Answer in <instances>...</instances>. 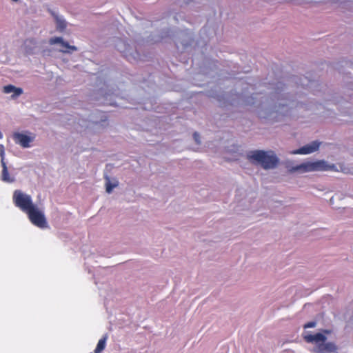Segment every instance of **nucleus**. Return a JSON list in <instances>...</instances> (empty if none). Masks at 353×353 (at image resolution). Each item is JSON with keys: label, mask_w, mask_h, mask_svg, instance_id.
Wrapping results in <instances>:
<instances>
[{"label": "nucleus", "mask_w": 353, "mask_h": 353, "mask_svg": "<svg viewBox=\"0 0 353 353\" xmlns=\"http://www.w3.org/2000/svg\"><path fill=\"white\" fill-rule=\"evenodd\" d=\"M13 139L16 143L19 144L23 148H29L33 138L25 134L17 132L13 134Z\"/></svg>", "instance_id": "0eeeda50"}, {"label": "nucleus", "mask_w": 353, "mask_h": 353, "mask_svg": "<svg viewBox=\"0 0 353 353\" xmlns=\"http://www.w3.org/2000/svg\"><path fill=\"white\" fill-rule=\"evenodd\" d=\"M3 92L6 94L14 92L12 97L16 98L23 93V90L20 88H16L12 85H8L3 87Z\"/></svg>", "instance_id": "1a4fd4ad"}, {"label": "nucleus", "mask_w": 353, "mask_h": 353, "mask_svg": "<svg viewBox=\"0 0 353 353\" xmlns=\"http://www.w3.org/2000/svg\"><path fill=\"white\" fill-rule=\"evenodd\" d=\"M1 164L2 166V172L1 175V179L7 183H12L14 182V178L10 177L7 165L6 164L5 161H1Z\"/></svg>", "instance_id": "6e6552de"}, {"label": "nucleus", "mask_w": 353, "mask_h": 353, "mask_svg": "<svg viewBox=\"0 0 353 353\" xmlns=\"http://www.w3.org/2000/svg\"><path fill=\"white\" fill-rule=\"evenodd\" d=\"M193 136H194V138L196 142L197 143H200V141H199L200 136H199V134L197 132H194Z\"/></svg>", "instance_id": "4468645a"}, {"label": "nucleus", "mask_w": 353, "mask_h": 353, "mask_svg": "<svg viewBox=\"0 0 353 353\" xmlns=\"http://www.w3.org/2000/svg\"><path fill=\"white\" fill-rule=\"evenodd\" d=\"M316 321L307 322V323L304 324L303 328L307 329V328L314 327L316 326Z\"/></svg>", "instance_id": "f8f14e48"}, {"label": "nucleus", "mask_w": 353, "mask_h": 353, "mask_svg": "<svg viewBox=\"0 0 353 353\" xmlns=\"http://www.w3.org/2000/svg\"><path fill=\"white\" fill-rule=\"evenodd\" d=\"M321 143L318 141H313L312 143L304 145L299 149L291 152L292 154H307L312 153L319 148Z\"/></svg>", "instance_id": "423d86ee"}, {"label": "nucleus", "mask_w": 353, "mask_h": 353, "mask_svg": "<svg viewBox=\"0 0 353 353\" xmlns=\"http://www.w3.org/2000/svg\"><path fill=\"white\" fill-rule=\"evenodd\" d=\"M106 181H107L106 183H105L106 192L108 193H110L112 191L113 188L117 185V184L112 183L108 177L106 178Z\"/></svg>", "instance_id": "9b49d317"}, {"label": "nucleus", "mask_w": 353, "mask_h": 353, "mask_svg": "<svg viewBox=\"0 0 353 353\" xmlns=\"http://www.w3.org/2000/svg\"><path fill=\"white\" fill-rule=\"evenodd\" d=\"M14 1H17L18 0H13Z\"/></svg>", "instance_id": "dca6fc26"}, {"label": "nucleus", "mask_w": 353, "mask_h": 353, "mask_svg": "<svg viewBox=\"0 0 353 353\" xmlns=\"http://www.w3.org/2000/svg\"><path fill=\"white\" fill-rule=\"evenodd\" d=\"M106 340L107 336H105L99 341L97 345L94 350V353H101L105 349Z\"/></svg>", "instance_id": "9d476101"}, {"label": "nucleus", "mask_w": 353, "mask_h": 353, "mask_svg": "<svg viewBox=\"0 0 353 353\" xmlns=\"http://www.w3.org/2000/svg\"><path fill=\"white\" fill-rule=\"evenodd\" d=\"M12 199L14 205L27 214L33 225L40 228L48 227L44 213L33 203L30 195L17 190L13 193Z\"/></svg>", "instance_id": "f257e3e1"}, {"label": "nucleus", "mask_w": 353, "mask_h": 353, "mask_svg": "<svg viewBox=\"0 0 353 353\" xmlns=\"http://www.w3.org/2000/svg\"><path fill=\"white\" fill-rule=\"evenodd\" d=\"M332 332L330 330H322L321 332H318L314 334H310L308 332H305L303 334L304 341L308 343H314L316 347L314 352L316 353H332L336 352L338 350L337 346L333 342L325 343L327 337L325 334H329Z\"/></svg>", "instance_id": "f03ea898"}, {"label": "nucleus", "mask_w": 353, "mask_h": 353, "mask_svg": "<svg viewBox=\"0 0 353 353\" xmlns=\"http://www.w3.org/2000/svg\"><path fill=\"white\" fill-rule=\"evenodd\" d=\"M50 45L59 44L61 48L59 51L63 53H71L73 51H76L77 48L74 46H70L68 42L63 41L61 37H52L49 40Z\"/></svg>", "instance_id": "39448f33"}, {"label": "nucleus", "mask_w": 353, "mask_h": 353, "mask_svg": "<svg viewBox=\"0 0 353 353\" xmlns=\"http://www.w3.org/2000/svg\"><path fill=\"white\" fill-rule=\"evenodd\" d=\"M334 165H328L325 161L321 160L314 162H306L292 167L290 169V172H308L314 171L331 170Z\"/></svg>", "instance_id": "20e7f679"}, {"label": "nucleus", "mask_w": 353, "mask_h": 353, "mask_svg": "<svg viewBox=\"0 0 353 353\" xmlns=\"http://www.w3.org/2000/svg\"><path fill=\"white\" fill-rule=\"evenodd\" d=\"M4 147L3 145H0V156H1V161H4Z\"/></svg>", "instance_id": "ddd939ff"}, {"label": "nucleus", "mask_w": 353, "mask_h": 353, "mask_svg": "<svg viewBox=\"0 0 353 353\" xmlns=\"http://www.w3.org/2000/svg\"><path fill=\"white\" fill-rule=\"evenodd\" d=\"M248 159L261 165L265 170L272 169L279 163V159L272 151L254 150L248 154Z\"/></svg>", "instance_id": "7ed1b4c3"}, {"label": "nucleus", "mask_w": 353, "mask_h": 353, "mask_svg": "<svg viewBox=\"0 0 353 353\" xmlns=\"http://www.w3.org/2000/svg\"><path fill=\"white\" fill-rule=\"evenodd\" d=\"M59 27L61 28H65L66 27V25L64 21L60 22Z\"/></svg>", "instance_id": "2eb2a0df"}]
</instances>
